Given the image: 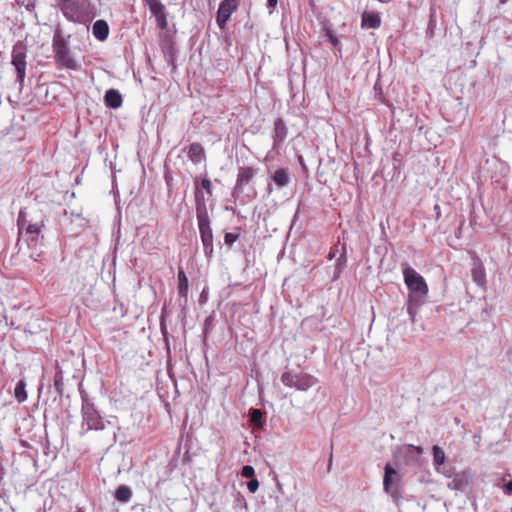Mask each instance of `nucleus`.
Returning a JSON list of instances; mask_svg holds the SVG:
<instances>
[{"instance_id": "e433bc0d", "label": "nucleus", "mask_w": 512, "mask_h": 512, "mask_svg": "<svg viewBox=\"0 0 512 512\" xmlns=\"http://www.w3.org/2000/svg\"><path fill=\"white\" fill-rule=\"evenodd\" d=\"M77 512H82L81 510H78Z\"/></svg>"}, {"instance_id": "bb28decb", "label": "nucleus", "mask_w": 512, "mask_h": 512, "mask_svg": "<svg viewBox=\"0 0 512 512\" xmlns=\"http://www.w3.org/2000/svg\"><path fill=\"white\" fill-rule=\"evenodd\" d=\"M239 239V234L226 233L224 236V242L228 246H232Z\"/></svg>"}, {"instance_id": "39448f33", "label": "nucleus", "mask_w": 512, "mask_h": 512, "mask_svg": "<svg viewBox=\"0 0 512 512\" xmlns=\"http://www.w3.org/2000/svg\"><path fill=\"white\" fill-rule=\"evenodd\" d=\"M82 417V427L84 428L86 426L87 431L102 430L104 428L102 417L95 409L94 405L89 402H85L82 405Z\"/></svg>"}, {"instance_id": "f704fd0d", "label": "nucleus", "mask_w": 512, "mask_h": 512, "mask_svg": "<svg viewBox=\"0 0 512 512\" xmlns=\"http://www.w3.org/2000/svg\"><path fill=\"white\" fill-rule=\"evenodd\" d=\"M330 38H331V42H332L333 44H336V43H337V39H336V38H334V37H332V36H331Z\"/></svg>"}, {"instance_id": "423d86ee", "label": "nucleus", "mask_w": 512, "mask_h": 512, "mask_svg": "<svg viewBox=\"0 0 512 512\" xmlns=\"http://www.w3.org/2000/svg\"><path fill=\"white\" fill-rule=\"evenodd\" d=\"M239 3L237 0H223L220 3L216 17V22L220 29L226 27L231 14L237 10Z\"/></svg>"}, {"instance_id": "7ed1b4c3", "label": "nucleus", "mask_w": 512, "mask_h": 512, "mask_svg": "<svg viewBox=\"0 0 512 512\" xmlns=\"http://www.w3.org/2000/svg\"><path fill=\"white\" fill-rule=\"evenodd\" d=\"M52 49L58 66L69 70L78 68V64L72 57L68 43L60 30H57L53 36Z\"/></svg>"}, {"instance_id": "6ab92c4d", "label": "nucleus", "mask_w": 512, "mask_h": 512, "mask_svg": "<svg viewBox=\"0 0 512 512\" xmlns=\"http://www.w3.org/2000/svg\"><path fill=\"white\" fill-rule=\"evenodd\" d=\"M132 497V490L126 486L121 485L115 491V498L122 503L128 502Z\"/></svg>"}, {"instance_id": "0eeeda50", "label": "nucleus", "mask_w": 512, "mask_h": 512, "mask_svg": "<svg viewBox=\"0 0 512 512\" xmlns=\"http://www.w3.org/2000/svg\"><path fill=\"white\" fill-rule=\"evenodd\" d=\"M257 170L251 166H242L238 169L237 180L235 185V191H243V188L247 186L254 176Z\"/></svg>"}, {"instance_id": "412c9836", "label": "nucleus", "mask_w": 512, "mask_h": 512, "mask_svg": "<svg viewBox=\"0 0 512 512\" xmlns=\"http://www.w3.org/2000/svg\"><path fill=\"white\" fill-rule=\"evenodd\" d=\"M273 181L279 187H284L289 183V176L284 169H278L273 175Z\"/></svg>"}, {"instance_id": "7c9ffc66", "label": "nucleus", "mask_w": 512, "mask_h": 512, "mask_svg": "<svg viewBox=\"0 0 512 512\" xmlns=\"http://www.w3.org/2000/svg\"><path fill=\"white\" fill-rule=\"evenodd\" d=\"M408 448L413 450L417 455H421L423 453V449L419 446L408 445Z\"/></svg>"}, {"instance_id": "c9c22d12", "label": "nucleus", "mask_w": 512, "mask_h": 512, "mask_svg": "<svg viewBox=\"0 0 512 512\" xmlns=\"http://www.w3.org/2000/svg\"><path fill=\"white\" fill-rule=\"evenodd\" d=\"M507 0H500L501 3H505Z\"/></svg>"}, {"instance_id": "a878e982", "label": "nucleus", "mask_w": 512, "mask_h": 512, "mask_svg": "<svg viewBox=\"0 0 512 512\" xmlns=\"http://www.w3.org/2000/svg\"><path fill=\"white\" fill-rule=\"evenodd\" d=\"M262 412L259 409H252L250 413V420L255 425H261Z\"/></svg>"}, {"instance_id": "2eb2a0df", "label": "nucleus", "mask_w": 512, "mask_h": 512, "mask_svg": "<svg viewBox=\"0 0 512 512\" xmlns=\"http://www.w3.org/2000/svg\"><path fill=\"white\" fill-rule=\"evenodd\" d=\"M93 35L100 41H104L109 35V26L105 20H97L93 24Z\"/></svg>"}, {"instance_id": "f8f14e48", "label": "nucleus", "mask_w": 512, "mask_h": 512, "mask_svg": "<svg viewBox=\"0 0 512 512\" xmlns=\"http://www.w3.org/2000/svg\"><path fill=\"white\" fill-rule=\"evenodd\" d=\"M104 102L107 107L117 109L121 107L123 99L118 90L109 89L104 95Z\"/></svg>"}, {"instance_id": "9b49d317", "label": "nucleus", "mask_w": 512, "mask_h": 512, "mask_svg": "<svg viewBox=\"0 0 512 512\" xmlns=\"http://www.w3.org/2000/svg\"><path fill=\"white\" fill-rule=\"evenodd\" d=\"M317 383V379L306 373L296 374L295 388L306 391Z\"/></svg>"}, {"instance_id": "a211bd4d", "label": "nucleus", "mask_w": 512, "mask_h": 512, "mask_svg": "<svg viewBox=\"0 0 512 512\" xmlns=\"http://www.w3.org/2000/svg\"><path fill=\"white\" fill-rule=\"evenodd\" d=\"M189 289L188 278L185 272L180 269L178 271V292L181 297H187Z\"/></svg>"}, {"instance_id": "72a5a7b5", "label": "nucleus", "mask_w": 512, "mask_h": 512, "mask_svg": "<svg viewBox=\"0 0 512 512\" xmlns=\"http://www.w3.org/2000/svg\"><path fill=\"white\" fill-rule=\"evenodd\" d=\"M159 0H145V2L147 3V5L150 7L154 4H156Z\"/></svg>"}, {"instance_id": "b1692460", "label": "nucleus", "mask_w": 512, "mask_h": 512, "mask_svg": "<svg viewBox=\"0 0 512 512\" xmlns=\"http://www.w3.org/2000/svg\"><path fill=\"white\" fill-rule=\"evenodd\" d=\"M472 276L475 282L482 283L485 279L484 269L481 266L475 267L472 270Z\"/></svg>"}, {"instance_id": "393cba45", "label": "nucleus", "mask_w": 512, "mask_h": 512, "mask_svg": "<svg viewBox=\"0 0 512 512\" xmlns=\"http://www.w3.org/2000/svg\"><path fill=\"white\" fill-rule=\"evenodd\" d=\"M54 387L56 391L60 394L63 392V374L62 371L56 372L54 376Z\"/></svg>"}, {"instance_id": "f257e3e1", "label": "nucleus", "mask_w": 512, "mask_h": 512, "mask_svg": "<svg viewBox=\"0 0 512 512\" xmlns=\"http://www.w3.org/2000/svg\"><path fill=\"white\" fill-rule=\"evenodd\" d=\"M58 7L70 22L85 24L92 18L90 4L87 1L59 0Z\"/></svg>"}, {"instance_id": "9d476101", "label": "nucleus", "mask_w": 512, "mask_h": 512, "mask_svg": "<svg viewBox=\"0 0 512 512\" xmlns=\"http://www.w3.org/2000/svg\"><path fill=\"white\" fill-rule=\"evenodd\" d=\"M381 25V18L376 12L365 11L362 14L361 26L366 29H377Z\"/></svg>"}, {"instance_id": "473e14b6", "label": "nucleus", "mask_w": 512, "mask_h": 512, "mask_svg": "<svg viewBox=\"0 0 512 512\" xmlns=\"http://www.w3.org/2000/svg\"><path fill=\"white\" fill-rule=\"evenodd\" d=\"M268 7L274 8L277 5V0H267Z\"/></svg>"}, {"instance_id": "2f4dec72", "label": "nucleus", "mask_w": 512, "mask_h": 512, "mask_svg": "<svg viewBox=\"0 0 512 512\" xmlns=\"http://www.w3.org/2000/svg\"><path fill=\"white\" fill-rule=\"evenodd\" d=\"M505 488L509 494H512V480L505 485Z\"/></svg>"}, {"instance_id": "aec40b11", "label": "nucleus", "mask_w": 512, "mask_h": 512, "mask_svg": "<svg viewBox=\"0 0 512 512\" xmlns=\"http://www.w3.org/2000/svg\"><path fill=\"white\" fill-rule=\"evenodd\" d=\"M14 395L16 400L19 403L25 402L28 398L27 392H26V382L24 380H20L15 387Z\"/></svg>"}, {"instance_id": "cd10ccee", "label": "nucleus", "mask_w": 512, "mask_h": 512, "mask_svg": "<svg viewBox=\"0 0 512 512\" xmlns=\"http://www.w3.org/2000/svg\"><path fill=\"white\" fill-rule=\"evenodd\" d=\"M255 474V470L252 466L250 465H246L243 467L242 469V472H241V475L244 477V478H253Z\"/></svg>"}, {"instance_id": "dca6fc26", "label": "nucleus", "mask_w": 512, "mask_h": 512, "mask_svg": "<svg viewBox=\"0 0 512 512\" xmlns=\"http://www.w3.org/2000/svg\"><path fill=\"white\" fill-rule=\"evenodd\" d=\"M25 222L26 221L22 217V213H20L19 219H18V225H19L20 230L24 229ZM25 232H26V234L31 235L32 240H36L40 233V226L38 224H28L27 227L25 228Z\"/></svg>"}, {"instance_id": "c756f323", "label": "nucleus", "mask_w": 512, "mask_h": 512, "mask_svg": "<svg viewBox=\"0 0 512 512\" xmlns=\"http://www.w3.org/2000/svg\"><path fill=\"white\" fill-rule=\"evenodd\" d=\"M201 186L209 195H212V185L211 181L207 178L202 179Z\"/></svg>"}, {"instance_id": "20e7f679", "label": "nucleus", "mask_w": 512, "mask_h": 512, "mask_svg": "<svg viewBox=\"0 0 512 512\" xmlns=\"http://www.w3.org/2000/svg\"><path fill=\"white\" fill-rule=\"evenodd\" d=\"M404 282L410 292V294H418L422 297H426L429 288L425 279L412 267L406 266L403 268Z\"/></svg>"}, {"instance_id": "c85d7f7f", "label": "nucleus", "mask_w": 512, "mask_h": 512, "mask_svg": "<svg viewBox=\"0 0 512 512\" xmlns=\"http://www.w3.org/2000/svg\"><path fill=\"white\" fill-rule=\"evenodd\" d=\"M247 488L251 493H255L259 488V481L257 479L252 478L247 483Z\"/></svg>"}, {"instance_id": "f03ea898", "label": "nucleus", "mask_w": 512, "mask_h": 512, "mask_svg": "<svg viewBox=\"0 0 512 512\" xmlns=\"http://www.w3.org/2000/svg\"><path fill=\"white\" fill-rule=\"evenodd\" d=\"M196 199H198V192H196ZM196 216L204 253L208 258H210L214 251L213 232L210 227V219L206 205L200 200H197Z\"/></svg>"}, {"instance_id": "4be33fe9", "label": "nucleus", "mask_w": 512, "mask_h": 512, "mask_svg": "<svg viewBox=\"0 0 512 512\" xmlns=\"http://www.w3.org/2000/svg\"><path fill=\"white\" fill-rule=\"evenodd\" d=\"M445 458V452L443 449L437 445L433 446V464L436 467H439L444 464Z\"/></svg>"}, {"instance_id": "f3484780", "label": "nucleus", "mask_w": 512, "mask_h": 512, "mask_svg": "<svg viewBox=\"0 0 512 512\" xmlns=\"http://www.w3.org/2000/svg\"><path fill=\"white\" fill-rule=\"evenodd\" d=\"M384 470H385L384 478H383L384 490L386 492H390L392 483L394 481V477H397L398 474H397V471L390 464H386Z\"/></svg>"}, {"instance_id": "4468645a", "label": "nucleus", "mask_w": 512, "mask_h": 512, "mask_svg": "<svg viewBox=\"0 0 512 512\" xmlns=\"http://www.w3.org/2000/svg\"><path fill=\"white\" fill-rule=\"evenodd\" d=\"M187 155L194 164L201 163L206 157L204 148L199 143H192L188 148Z\"/></svg>"}, {"instance_id": "ddd939ff", "label": "nucleus", "mask_w": 512, "mask_h": 512, "mask_svg": "<svg viewBox=\"0 0 512 512\" xmlns=\"http://www.w3.org/2000/svg\"><path fill=\"white\" fill-rule=\"evenodd\" d=\"M151 13L155 16L157 25L161 29H165L167 26V18L165 14L164 5L158 1L156 4L149 7Z\"/></svg>"}, {"instance_id": "6e6552de", "label": "nucleus", "mask_w": 512, "mask_h": 512, "mask_svg": "<svg viewBox=\"0 0 512 512\" xmlns=\"http://www.w3.org/2000/svg\"><path fill=\"white\" fill-rule=\"evenodd\" d=\"M12 64L17 71V79L20 83L24 81L26 75V55L22 51L13 50Z\"/></svg>"}, {"instance_id": "5701e85b", "label": "nucleus", "mask_w": 512, "mask_h": 512, "mask_svg": "<svg viewBox=\"0 0 512 512\" xmlns=\"http://www.w3.org/2000/svg\"><path fill=\"white\" fill-rule=\"evenodd\" d=\"M295 380H296V374H292L290 372H285L281 376L282 383L290 388H295Z\"/></svg>"}, {"instance_id": "1a4fd4ad", "label": "nucleus", "mask_w": 512, "mask_h": 512, "mask_svg": "<svg viewBox=\"0 0 512 512\" xmlns=\"http://www.w3.org/2000/svg\"><path fill=\"white\" fill-rule=\"evenodd\" d=\"M287 134H288V129H287L285 122L281 118H278L274 122V135H273L274 146H279L280 144H282L284 142V140L286 139Z\"/></svg>"}]
</instances>
